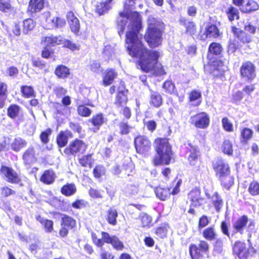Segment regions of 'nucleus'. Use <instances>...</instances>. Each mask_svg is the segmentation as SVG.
<instances>
[{
	"label": "nucleus",
	"instance_id": "f257e3e1",
	"mask_svg": "<svg viewBox=\"0 0 259 259\" xmlns=\"http://www.w3.org/2000/svg\"><path fill=\"white\" fill-rule=\"evenodd\" d=\"M125 42L128 54L137 58L136 62L140 69L145 73L153 72L156 75L166 74L164 67L158 63L159 53L156 50L147 49L142 42L139 33L142 28L141 23L133 22L127 26Z\"/></svg>",
	"mask_w": 259,
	"mask_h": 259
},
{
	"label": "nucleus",
	"instance_id": "f03ea898",
	"mask_svg": "<svg viewBox=\"0 0 259 259\" xmlns=\"http://www.w3.org/2000/svg\"><path fill=\"white\" fill-rule=\"evenodd\" d=\"M170 141L168 137H158L153 140V148L156 153L151 159L153 166L167 165L171 163L174 153Z\"/></svg>",
	"mask_w": 259,
	"mask_h": 259
},
{
	"label": "nucleus",
	"instance_id": "7ed1b4c3",
	"mask_svg": "<svg viewBox=\"0 0 259 259\" xmlns=\"http://www.w3.org/2000/svg\"><path fill=\"white\" fill-rule=\"evenodd\" d=\"M223 52L222 45L218 42H211L208 47L206 55L207 65L210 67V73L214 78L220 77L224 75V62L223 60L215 58L221 57Z\"/></svg>",
	"mask_w": 259,
	"mask_h": 259
},
{
	"label": "nucleus",
	"instance_id": "20e7f679",
	"mask_svg": "<svg viewBox=\"0 0 259 259\" xmlns=\"http://www.w3.org/2000/svg\"><path fill=\"white\" fill-rule=\"evenodd\" d=\"M164 29L165 25L162 21L153 17L148 19L144 39L150 48H157L161 45Z\"/></svg>",
	"mask_w": 259,
	"mask_h": 259
},
{
	"label": "nucleus",
	"instance_id": "39448f33",
	"mask_svg": "<svg viewBox=\"0 0 259 259\" xmlns=\"http://www.w3.org/2000/svg\"><path fill=\"white\" fill-rule=\"evenodd\" d=\"M212 167L223 188L230 190L234 185V178L231 174L229 163L223 158H218L212 162Z\"/></svg>",
	"mask_w": 259,
	"mask_h": 259
},
{
	"label": "nucleus",
	"instance_id": "423d86ee",
	"mask_svg": "<svg viewBox=\"0 0 259 259\" xmlns=\"http://www.w3.org/2000/svg\"><path fill=\"white\" fill-rule=\"evenodd\" d=\"M53 215L59 214L61 215L60 228L59 230V236L61 238L67 237L69 231L74 230L77 226L76 220L72 217L65 213H60L56 211L51 212Z\"/></svg>",
	"mask_w": 259,
	"mask_h": 259
},
{
	"label": "nucleus",
	"instance_id": "0eeeda50",
	"mask_svg": "<svg viewBox=\"0 0 259 259\" xmlns=\"http://www.w3.org/2000/svg\"><path fill=\"white\" fill-rule=\"evenodd\" d=\"M88 148V145L85 141L78 138H75L64 148L63 152L67 157L79 156L85 153Z\"/></svg>",
	"mask_w": 259,
	"mask_h": 259
},
{
	"label": "nucleus",
	"instance_id": "6e6552de",
	"mask_svg": "<svg viewBox=\"0 0 259 259\" xmlns=\"http://www.w3.org/2000/svg\"><path fill=\"white\" fill-rule=\"evenodd\" d=\"M209 245L203 239H199L198 243H191L189 246V253L191 259H203L204 254L208 253Z\"/></svg>",
	"mask_w": 259,
	"mask_h": 259
},
{
	"label": "nucleus",
	"instance_id": "1a4fd4ad",
	"mask_svg": "<svg viewBox=\"0 0 259 259\" xmlns=\"http://www.w3.org/2000/svg\"><path fill=\"white\" fill-rule=\"evenodd\" d=\"M0 175L10 184L18 185L20 186L23 185L20 172H18L11 166L4 164L1 165Z\"/></svg>",
	"mask_w": 259,
	"mask_h": 259
},
{
	"label": "nucleus",
	"instance_id": "9d476101",
	"mask_svg": "<svg viewBox=\"0 0 259 259\" xmlns=\"http://www.w3.org/2000/svg\"><path fill=\"white\" fill-rule=\"evenodd\" d=\"M232 249L233 254L239 259H248L249 255H253L257 252L252 245L247 248L245 243L240 240L235 242Z\"/></svg>",
	"mask_w": 259,
	"mask_h": 259
},
{
	"label": "nucleus",
	"instance_id": "9b49d317",
	"mask_svg": "<svg viewBox=\"0 0 259 259\" xmlns=\"http://www.w3.org/2000/svg\"><path fill=\"white\" fill-rule=\"evenodd\" d=\"M240 76L247 82H251L256 77V66L250 61L243 62L239 69Z\"/></svg>",
	"mask_w": 259,
	"mask_h": 259
},
{
	"label": "nucleus",
	"instance_id": "f8f14e48",
	"mask_svg": "<svg viewBox=\"0 0 259 259\" xmlns=\"http://www.w3.org/2000/svg\"><path fill=\"white\" fill-rule=\"evenodd\" d=\"M182 182V180L179 179L172 190L170 187H155L154 192L156 197L162 201H165L170 198L171 195H175L178 194L180 191V188Z\"/></svg>",
	"mask_w": 259,
	"mask_h": 259
},
{
	"label": "nucleus",
	"instance_id": "ddd939ff",
	"mask_svg": "<svg viewBox=\"0 0 259 259\" xmlns=\"http://www.w3.org/2000/svg\"><path fill=\"white\" fill-rule=\"evenodd\" d=\"M134 146L136 152L139 154H147L151 149L150 140L145 135H138L134 139Z\"/></svg>",
	"mask_w": 259,
	"mask_h": 259
},
{
	"label": "nucleus",
	"instance_id": "4468645a",
	"mask_svg": "<svg viewBox=\"0 0 259 259\" xmlns=\"http://www.w3.org/2000/svg\"><path fill=\"white\" fill-rule=\"evenodd\" d=\"M188 145L190 148L188 150V162L191 166L199 170V164L202 163L201 152L197 146H194L191 143H189Z\"/></svg>",
	"mask_w": 259,
	"mask_h": 259
},
{
	"label": "nucleus",
	"instance_id": "2eb2a0df",
	"mask_svg": "<svg viewBox=\"0 0 259 259\" xmlns=\"http://www.w3.org/2000/svg\"><path fill=\"white\" fill-rule=\"evenodd\" d=\"M190 123L197 128L205 129L210 124V118L205 112H198L190 117Z\"/></svg>",
	"mask_w": 259,
	"mask_h": 259
},
{
	"label": "nucleus",
	"instance_id": "dca6fc26",
	"mask_svg": "<svg viewBox=\"0 0 259 259\" xmlns=\"http://www.w3.org/2000/svg\"><path fill=\"white\" fill-rule=\"evenodd\" d=\"M188 199L190 202L191 207H199L205 203V199L201 195L199 188H194L188 194Z\"/></svg>",
	"mask_w": 259,
	"mask_h": 259
},
{
	"label": "nucleus",
	"instance_id": "f3484780",
	"mask_svg": "<svg viewBox=\"0 0 259 259\" xmlns=\"http://www.w3.org/2000/svg\"><path fill=\"white\" fill-rule=\"evenodd\" d=\"M128 90L125 89L124 85L122 87L118 88L114 102V104L116 108L119 109L126 106L128 101Z\"/></svg>",
	"mask_w": 259,
	"mask_h": 259
},
{
	"label": "nucleus",
	"instance_id": "a211bd4d",
	"mask_svg": "<svg viewBox=\"0 0 259 259\" xmlns=\"http://www.w3.org/2000/svg\"><path fill=\"white\" fill-rule=\"evenodd\" d=\"M249 219L246 215H242L239 218L233 223V231L232 234L239 233L243 235L244 231L247 229V224L248 223Z\"/></svg>",
	"mask_w": 259,
	"mask_h": 259
},
{
	"label": "nucleus",
	"instance_id": "6ab92c4d",
	"mask_svg": "<svg viewBox=\"0 0 259 259\" xmlns=\"http://www.w3.org/2000/svg\"><path fill=\"white\" fill-rule=\"evenodd\" d=\"M103 237L105 243L111 244L115 250L120 251L124 248L123 242L117 236H110L109 233H104Z\"/></svg>",
	"mask_w": 259,
	"mask_h": 259
},
{
	"label": "nucleus",
	"instance_id": "aec40b11",
	"mask_svg": "<svg viewBox=\"0 0 259 259\" xmlns=\"http://www.w3.org/2000/svg\"><path fill=\"white\" fill-rule=\"evenodd\" d=\"M180 25L185 27V33L190 36L196 35L197 32V26L195 22L192 20L181 18L179 19Z\"/></svg>",
	"mask_w": 259,
	"mask_h": 259
},
{
	"label": "nucleus",
	"instance_id": "412c9836",
	"mask_svg": "<svg viewBox=\"0 0 259 259\" xmlns=\"http://www.w3.org/2000/svg\"><path fill=\"white\" fill-rule=\"evenodd\" d=\"M44 0H29L26 12L30 16H33V14L41 11L44 9Z\"/></svg>",
	"mask_w": 259,
	"mask_h": 259
},
{
	"label": "nucleus",
	"instance_id": "4be33fe9",
	"mask_svg": "<svg viewBox=\"0 0 259 259\" xmlns=\"http://www.w3.org/2000/svg\"><path fill=\"white\" fill-rule=\"evenodd\" d=\"M113 0H106L97 3L95 6L94 12L98 16L107 14L112 9L111 3Z\"/></svg>",
	"mask_w": 259,
	"mask_h": 259
},
{
	"label": "nucleus",
	"instance_id": "5701e85b",
	"mask_svg": "<svg viewBox=\"0 0 259 259\" xmlns=\"http://www.w3.org/2000/svg\"><path fill=\"white\" fill-rule=\"evenodd\" d=\"M66 17L71 31L75 34H78L80 29V22L78 19L71 11L67 12Z\"/></svg>",
	"mask_w": 259,
	"mask_h": 259
},
{
	"label": "nucleus",
	"instance_id": "b1692460",
	"mask_svg": "<svg viewBox=\"0 0 259 259\" xmlns=\"http://www.w3.org/2000/svg\"><path fill=\"white\" fill-rule=\"evenodd\" d=\"M22 158L25 165H30L37 161L35 150L34 147L30 146L23 152Z\"/></svg>",
	"mask_w": 259,
	"mask_h": 259
},
{
	"label": "nucleus",
	"instance_id": "393cba45",
	"mask_svg": "<svg viewBox=\"0 0 259 259\" xmlns=\"http://www.w3.org/2000/svg\"><path fill=\"white\" fill-rule=\"evenodd\" d=\"M117 76V72L112 68H108L105 70L102 75V84L107 87L111 84Z\"/></svg>",
	"mask_w": 259,
	"mask_h": 259
},
{
	"label": "nucleus",
	"instance_id": "a878e982",
	"mask_svg": "<svg viewBox=\"0 0 259 259\" xmlns=\"http://www.w3.org/2000/svg\"><path fill=\"white\" fill-rule=\"evenodd\" d=\"M231 30L235 37L238 39V41L242 43H249L252 40L251 36L244 31L236 27L232 26Z\"/></svg>",
	"mask_w": 259,
	"mask_h": 259
},
{
	"label": "nucleus",
	"instance_id": "bb28decb",
	"mask_svg": "<svg viewBox=\"0 0 259 259\" xmlns=\"http://www.w3.org/2000/svg\"><path fill=\"white\" fill-rule=\"evenodd\" d=\"M86 106H89L91 107L95 106L91 100L89 99H85L83 102V104H80L77 106V112L80 116L88 117L91 115L92 112V110Z\"/></svg>",
	"mask_w": 259,
	"mask_h": 259
},
{
	"label": "nucleus",
	"instance_id": "cd10ccee",
	"mask_svg": "<svg viewBox=\"0 0 259 259\" xmlns=\"http://www.w3.org/2000/svg\"><path fill=\"white\" fill-rule=\"evenodd\" d=\"M40 42L48 47H55L62 44V39L61 36H55L51 34L49 36H42Z\"/></svg>",
	"mask_w": 259,
	"mask_h": 259
},
{
	"label": "nucleus",
	"instance_id": "c85d7f7f",
	"mask_svg": "<svg viewBox=\"0 0 259 259\" xmlns=\"http://www.w3.org/2000/svg\"><path fill=\"white\" fill-rule=\"evenodd\" d=\"M54 74L58 79H66L71 75V69L65 65L59 64L55 67Z\"/></svg>",
	"mask_w": 259,
	"mask_h": 259
},
{
	"label": "nucleus",
	"instance_id": "c756f323",
	"mask_svg": "<svg viewBox=\"0 0 259 259\" xmlns=\"http://www.w3.org/2000/svg\"><path fill=\"white\" fill-rule=\"evenodd\" d=\"M81 155V156H78V162L80 166L85 168H92L95 162L93 158L94 153H89L86 155Z\"/></svg>",
	"mask_w": 259,
	"mask_h": 259
},
{
	"label": "nucleus",
	"instance_id": "7c9ffc66",
	"mask_svg": "<svg viewBox=\"0 0 259 259\" xmlns=\"http://www.w3.org/2000/svg\"><path fill=\"white\" fill-rule=\"evenodd\" d=\"M56 176L52 169L44 170L40 177L39 180L44 184L50 185L53 184L56 179Z\"/></svg>",
	"mask_w": 259,
	"mask_h": 259
},
{
	"label": "nucleus",
	"instance_id": "2f4dec72",
	"mask_svg": "<svg viewBox=\"0 0 259 259\" xmlns=\"http://www.w3.org/2000/svg\"><path fill=\"white\" fill-rule=\"evenodd\" d=\"M202 236L205 241H212L217 239L218 235L215 227L212 225L204 228L202 232Z\"/></svg>",
	"mask_w": 259,
	"mask_h": 259
},
{
	"label": "nucleus",
	"instance_id": "473e14b6",
	"mask_svg": "<svg viewBox=\"0 0 259 259\" xmlns=\"http://www.w3.org/2000/svg\"><path fill=\"white\" fill-rule=\"evenodd\" d=\"M118 216L117 209L114 207H110L106 211L105 219L109 225L114 226L117 224Z\"/></svg>",
	"mask_w": 259,
	"mask_h": 259
},
{
	"label": "nucleus",
	"instance_id": "72a5a7b5",
	"mask_svg": "<svg viewBox=\"0 0 259 259\" xmlns=\"http://www.w3.org/2000/svg\"><path fill=\"white\" fill-rule=\"evenodd\" d=\"M68 136H71V133L69 131H61L58 133L56 139L58 148H61L67 146L68 142Z\"/></svg>",
	"mask_w": 259,
	"mask_h": 259
},
{
	"label": "nucleus",
	"instance_id": "f704fd0d",
	"mask_svg": "<svg viewBox=\"0 0 259 259\" xmlns=\"http://www.w3.org/2000/svg\"><path fill=\"white\" fill-rule=\"evenodd\" d=\"M149 103L154 108L160 107L163 104V99L161 94L157 91H150Z\"/></svg>",
	"mask_w": 259,
	"mask_h": 259
},
{
	"label": "nucleus",
	"instance_id": "c9c22d12",
	"mask_svg": "<svg viewBox=\"0 0 259 259\" xmlns=\"http://www.w3.org/2000/svg\"><path fill=\"white\" fill-rule=\"evenodd\" d=\"M259 9V5L255 0H245L241 11L243 13L249 14L254 12Z\"/></svg>",
	"mask_w": 259,
	"mask_h": 259
},
{
	"label": "nucleus",
	"instance_id": "e433bc0d",
	"mask_svg": "<svg viewBox=\"0 0 259 259\" xmlns=\"http://www.w3.org/2000/svg\"><path fill=\"white\" fill-rule=\"evenodd\" d=\"M9 95L8 84L4 81H0V109L3 108Z\"/></svg>",
	"mask_w": 259,
	"mask_h": 259
},
{
	"label": "nucleus",
	"instance_id": "4c0bfd02",
	"mask_svg": "<svg viewBox=\"0 0 259 259\" xmlns=\"http://www.w3.org/2000/svg\"><path fill=\"white\" fill-rule=\"evenodd\" d=\"M89 122L94 126V129L99 130L106 122V119L102 113H99L94 115L89 120Z\"/></svg>",
	"mask_w": 259,
	"mask_h": 259
},
{
	"label": "nucleus",
	"instance_id": "58836bf2",
	"mask_svg": "<svg viewBox=\"0 0 259 259\" xmlns=\"http://www.w3.org/2000/svg\"><path fill=\"white\" fill-rule=\"evenodd\" d=\"M77 192V188L73 183H67L63 185L61 189V193L65 197H71L74 195Z\"/></svg>",
	"mask_w": 259,
	"mask_h": 259
},
{
	"label": "nucleus",
	"instance_id": "ea45409f",
	"mask_svg": "<svg viewBox=\"0 0 259 259\" xmlns=\"http://www.w3.org/2000/svg\"><path fill=\"white\" fill-rule=\"evenodd\" d=\"M27 145V142L25 139L20 137H17L14 138L10 144V147L13 151L18 152L26 147Z\"/></svg>",
	"mask_w": 259,
	"mask_h": 259
},
{
	"label": "nucleus",
	"instance_id": "a19ab883",
	"mask_svg": "<svg viewBox=\"0 0 259 259\" xmlns=\"http://www.w3.org/2000/svg\"><path fill=\"white\" fill-rule=\"evenodd\" d=\"M36 220L41 224L46 233H50L54 231V222L52 220L44 219L39 214L36 217Z\"/></svg>",
	"mask_w": 259,
	"mask_h": 259
},
{
	"label": "nucleus",
	"instance_id": "79ce46f5",
	"mask_svg": "<svg viewBox=\"0 0 259 259\" xmlns=\"http://www.w3.org/2000/svg\"><path fill=\"white\" fill-rule=\"evenodd\" d=\"M204 34L205 35V38H217L220 36V34L219 29L217 25L210 23L205 27Z\"/></svg>",
	"mask_w": 259,
	"mask_h": 259
},
{
	"label": "nucleus",
	"instance_id": "37998d69",
	"mask_svg": "<svg viewBox=\"0 0 259 259\" xmlns=\"http://www.w3.org/2000/svg\"><path fill=\"white\" fill-rule=\"evenodd\" d=\"M225 14L230 22H232L235 19L238 20L240 18L239 10L233 5H230L226 9Z\"/></svg>",
	"mask_w": 259,
	"mask_h": 259
},
{
	"label": "nucleus",
	"instance_id": "c03bdc74",
	"mask_svg": "<svg viewBox=\"0 0 259 259\" xmlns=\"http://www.w3.org/2000/svg\"><path fill=\"white\" fill-rule=\"evenodd\" d=\"M21 96L25 99L34 98L36 96V92L31 85H22L20 87Z\"/></svg>",
	"mask_w": 259,
	"mask_h": 259
},
{
	"label": "nucleus",
	"instance_id": "a18cd8bd",
	"mask_svg": "<svg viewBox=\"0 0 259 259\" xmlns=\"http://www.w3.org/2000/svg\"><path fill=\"white\" fill-rule=\"evenodd\" d=\"M139 219L140 221L142 228H149L153 225L152 218L147 213H141L139 215Z\"/></svg>",
	"mask_w": 259,
	"mask_h": 259
},
{
	"label": "nucleus",
	"instance_id": "49530a36",
	"mask_svg": "<svg viewBox=\"0 0 259 259\" xmlns=\"http://www.w3.org/2000/svg\"><path fill=\"white\" fill-rule=\"evenodd\" d=\"M137 0H125L123 4L124 11L119 12V15L121 18H125L128 19L130 18V7H133L136 4Z\"/></svg>",
	"mask_w": 259,
	"mask_h": 259
},
{
	"label": "nucleus",
	"instance_id": "de8ad7c7",
	"mask_svg": "<svg viewBox=\"0 0 259 259\" xmlns=\"http://www.w3.org/2000/svg\"><path fill=\"white\" fill-rule=\"evenodd\" d=\"M20 110L21 107L18 105L11 104L7 109V116L11 119H14L19 116Z\"/></svg>",
	"mask_w": 259,
	"mask_h": 259
},
{
	"label": "nucleus",
	"instance_id": "09e8293b",
	"mask_svg": "<svg viewBox=\"0 0 259 259\" xmlns=\"http://www.w3.org/2000/svg\"><path fill=\"white\" fill-rule=\"evenodd\" d=\"M36 25L35 22L31 18L25 19L22 21V32L24 34H27L28 32L32 30Z\"/></svg>",
	"mask_w": 259,
	"mask_h": 259
},
{
	"label": "nucleus",
	"instance_id": "8fccbe9b",
	"mask_svg": "<svg viewBox=\"0 0 259 259\" xmlns=\"http://www.w3.org/2000/svg\"><path fill=\"white\" fill-rule=\"evenodd\" d=\"M66 24V20L59 15L53 17L51 20V25L54 28H62Z\"/></svg>",
	"mask_w": 259,
	"mask_h": 259
},
{
	"label": "nucleus",
	"instance_id": "3c124183",
	"mask_svg": "<svg viewBox=\"0 0 259 259\" xmlns=\"http://www.w3.org/2000/svg\"><path fill=\"white\" fill-rule=\"evenodd\" d=\"M162 88L166 94L169 95L174 94L176 91L175 84L170 79L166 80L163 83Z\"/></svg>",
	"mask_w": 259,
	"mask_h": 259
},
{
	"label": "nucleus",
	"instance_id": "603ef678",
	"mask_svg": "<svg viewBox=\"0 0 259 259\" xmlns=\"http://www.w3.org/2000/svg\"><path fill=\"white\" fill-rule=\"evenodd\" d=\"M168 228V224L164 223L160 226L157 227L154 233L159 238L163 239L166 236Z\"/></svg>",
	"mask_w": 259,
	"mask_h": 259
},
{
	"label": "nucleus",
	"instance_id": "864d4df0",
	"mask_svg": "<svg viewBox=\"0 0 259 259\" xmlns=\"http://www.w3.org/2000/svg\"><path fill=\"white\" fill-rule=\"evenodd\" d=\"M14 10V7L10 0H0V11L2 13H8Z\"/></svg>",
	"mask_w": 259,
	"mask_h": 259
},
{
	"label": "nucleus",
	"instance_id": "5fc2aeb1",
	"mask_svg": "<svg viewBox=\"0 0 259 259\" xmlns=\"http://www.w3.org/2000/svg\"><path fill=\"white\" fill-rule=\"evenodd\" d=\"M248 192L252 196L259 195V182L256 180L251 181L248 185Z\"/></svg>",
	"mask_w": 259,
	"mask_h": 259
},
{
	"label": "nucleus",
	"instance_id": "6e6d98bb",
	"mask_svg": "<svg viewBox=\"0 0 259 259\" xmlns=\"http://www.w3.org/2000/svg\"><path fill=\"white\" fill-rule=\"evenodd\" d=\"M88 205V202L83 199H76L71 204V206L75 209L85 208Z\"/></svg>",
	"mask_w": 259,
	"mask_h": 259
},
{
	"label": "nucleus",
	"instance_id": "4d7b16f0",
	"mask_svg": "<svg viewBox=\"0 0 259 259\" xmlns=\"http://www.w3.org/2000/svg\"><path fill=\"white\" fill-rule=\"evenodd\" d=\"M16 194V191L12 189L9 186H5L0 189V196L1 198H6Z\"/></svg>",
	"mask_w": 259,
	"mask_h": 259
},
{
	"label": "nucleus",
	"instance_id": "13d9d810",
	"mask_svg": "<svg viewBox=\"0 0 259 259\" xmlns=\"http://www.w3.org/2000/svg\"><path fill=\"white\" fill-rule=\"evenodd\" d=\"M253 135L252 131L247 127H244L241 131V137L242 139V142L247 144L249 140H250Z\"/></svg>",
	"mask_w": 259,
	"mask_h": 259
},
{
	"label": "nucleus",
	"instance_id": "bf43d9fd",
	"mask_svg": "<svg viewBox=\"0 0 259 259\" xmlns=\"http://www.w3.org/2000/svg\"><path fill=\"white\" fill-rule=\"evenodd\" d=\"M119 128V134L121 136L127 135L131 132L132 127L130 126L127 122L124 120L121 121L118 124Z\"/></svg>",
	"mask_w": 259,
	"mask_h": 259
},
{
	"label": "nucleus",
	"instance_id": "052dcab7",
	"mask_svg": "<svg viewBox=\"0 0 259 259\" xmlns=\"http://www.w3.org/2000/svg\"><path fill=\"white\" fill-rule=\"evenodd\" d=\"M222 149L224 154L232 155L233 152L232 142L229 140H225L222 144Z\"/></svg>",
	"mask_w": 259,
	"mask_h": 259
},
{
	"label": "nucleus",
	"instance_id": "680f3d73",
	"mask_svg": "<svg viewBox=\"0 0 259 259\" xmlns=\"http://www.w3.org/2000/svg\"><path fill=\"white\" fill-rule=\"evenodd\" d=\"M106 174V169L102 165L98 164L93 170V174L96 179H99Z\"/></svg>",
	"mask_w": 259,
	"mask_h": 259
},
{
	"label": "nucleus",
	"instance_id": "e2e57ef3",
	"mask_svg": "<svg viewBox=\"0 0 259 259\" xmlns=\"http://www.w3.org/2000/svg\"><path fill=\"white\" fill-rule=\"evenodd\" d=\"M32 65L33 67L38 69L44 70L46 72L48 71L46 62L39 58L32 59Z\"/></svg>",
	"mask_w": 259,
	"mask_h": 259
},
{
	"label": "nucleus",
	"instance_id": "0e129e2a",
	"mask_svg": "<svg viewBox=\"0 0 259 259\" xmlns=\"http://www.w3.org/2000/svg\"><path fill=\"white\" fill-rule=\"evenodd\" d=\"M63 47L67 48L72 51H78L80 49V46L73 43L69 39H62Z\"/></svg>",
	"mask_w": 259,
	"mask_h": 259
},
{
	"label": "nucleus",
	"instance_id": "69168bd1",
	"mask_svg": "<svg viewBox=\"0 0 259 259\" xmlns=\"http://www.w3.org/2000/svg\"><path fill=\"white\" fill-rule=\"evenodd\" d=\"M239 42L235 39H230L228 42L227 47V53L232 54L235 53L239 48Z\"/></svg>",
	"mask_w": 259,
	"mask_h": 259
},
{
	"label": "nucleus",
	"instance_id": "338daca9",
	"mask_svg": "<svg viewBox=\"0 0 259 259\" xmlns=\"http://www.w3.org/2000/svg\"><path fill=\"white\" fill-rule=\"evenodd\" d=\"M52 130L50 128H47L45 131L41 132L39 135V138L44 144H47L49 142V136L51 135Z\"/></svg>",
	"mask_w": 259,
	"mask_h": 259
},
{
	"label": "nucleus",
	"instance_id": "774afa93",
	"mask_svg": "<svg viewBox=\"0 0 259 259\" xmlns=\"http://www.w3.org/2000/svg\"><path fill=\"white\" fill-rule=\"evenodd\" d=\"M120 108L119 113L125 120L130 119L132 116V109L128 106H124Z\"/></svg>",
	"mask_w": 259,
	"mask_h": 259
}]
</instances>
